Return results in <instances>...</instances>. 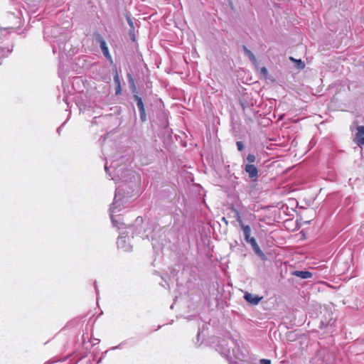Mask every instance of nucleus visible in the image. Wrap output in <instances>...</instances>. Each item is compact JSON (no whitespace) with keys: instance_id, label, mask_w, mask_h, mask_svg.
<instances>
[{"instance_id":"obj_1","label":"nucleus","mask_w":364,"mask_h":364,"mask_svg":"<svg viewBox=\"0 0 364 364\" xmlns=\"http://www.w3.org/2000/svg\"><path fill=\"white\" fill-rule=\"evenodd\" d=\"M124 185H118L116 188L115 196L114 202L110 208V218L114 226L118 229H121L124 225L123 223H121V217L119 215H114L115 213L121 210L120 206L123 203L124 200V196L122 195V191L123 190Z\"/></svg>"},{"instance_id":"obj_2","label":"nucleus","mask_w":364,"mask_h":364,"mask_svg":"<svg viewBox=\"0 0 364 364\" xmlns=\"http://www.w3.org/2000/svg\"><path fill=\"white\" fill-rule=\"evenodd\" d=\"M216 350L223 357L230 358L233 355V349L228 346V343L226 340L223 339L218 341L217 344Z\"/></svg>"},{"instance_id":"obj_3","label":"nucleus","mask_w":364,"mask_h":364,"mask_svg":"<svg viewBox=\"0 0 364 364\" xmlns=\"http://www.w3.org/2000/svg\"><path fill=\"white\" fill-rule=\"evenodd\" d=\"M124 233H121V235L119 236L117 245L118 248L122 249L124 252H129L132 250V245L129 244V242H127V235H124Z\"/></svg>"},{"instance_id":"obj_4","label":"nucleus","mask_w":364,"mask_h":364,"mask_svg":"<svg viewBox=\"0 0 364 364\" xmlns=\"http://www.w3.org/2000/svg\"><path fill=\"white\" fill-rule=\"evenodd\" d=\"M96 39L97 42L100 43V48L102 50V52L104 55V56L109 61H112V57L109 54L108 47L107 46V43L103 39V38L100 35H97L96 37Z\"/></svg>"},{"instance_id":"obj_5","label":"nucleus","mask_w":364,"mask_h":364,"mask_svg":"<svg viewBox=\"0 0 364 364\" xmlns=\"http://www.w3.org/2000/svg\"><path fill=\"white\" fill-rule=\"evenodd\" d=\"M247 243H249L251 245L252 250L257 256H259L262 259H264L265 257V255L261 250L255 237L251 238V240H250V241H248Z\"/></svg>"},{"instance_id":"obj_6","label":"nucleus","mask_w":364,"mask_h":364,"mask_svg":"<svg viewBox=\"0 0 364 364\" xmlns=\"http://www.w3.org/2000/svg\"><path fill=\"white\" fill-rule=\"evenodd\" d=\"M245 170L248 173L250 178H255L257 177L258 170L255 165L247 164L245 165Z\"/></svg>"},{"instance_id":"obj_7","label":"nucleus","mask_w":364,"mask_h":364,"mask_svg":"<svg viewBox=\"0 0 364 364\" xmlns=\"http://www.w3.org/2000/svg\"><path fill=\"white\" fill-rule=\"evenodd\" d=\"M244 297L247 302L253 305H257L262 299V297H259L257 295H253L250 293H246Z\"/></svg>"},{"instance_id":"obj_8","label":"nucleus","mask_w":364,"mask_h":364,"mask_svg":"<svg viewBox=\"0 0 364 364\" xmlns=\"http://www.w3.org/2000/svg\"><path fill=\"white\" fill-rule=\"evenodd\" d=\"M52 43L53 52L56 53L59 52L60 53L65 50V45L63 43H58V41H53Z\"/></svg>"},{"instance_id":"obj_9","label":"nucleus","mask_w":364,"mask_h":364,"mask_svg":"<svg viewBox=\"0 0 364 364\" xmlns=\"http://www.w3.org/2000/svg\"><path fill=\"white\" fill-rule=\"evenodd\" d=\"M292 274L294 276H296L297 277L301 278V279H309L312 277V273L309 271H294L292 272Z\"/></svg>"},{"instance_id":"obj_10","label":"nucleus","mask_w":364,"mask_h":364,"mask_svg":"<svg viewBox=\"0 0 364 364\" xmlns=\"http://www.w3.org/2000/svg\"><path fill=\"white\" fill-rule=\"evenodd\" d=\"M241 229L243 232L244 238H245V242H248V241H250V240H251V238H253V237L250 236V234H251L250 227L249 225H242V228Z\"/></svg>"},{"instance_id":"obj_11","label":"nucleus","mask_w":364,"mask_h":364,"mask_svg":"<svg viewBox=\"0 0 364 364\" xmlns=\"http://www.w3.org/2000/svg\"><path fill=\"white\" fill-rule=\"evenodd\" d=\"M243 50L246 55L249 58V59L255 64L257 63V59L252 52L249 50L246 46H243Z\"/></svg>"},{"instance_id":"obj_12","label":"nucleus","mask_w":364,"mask_h":364,"mask_svg":"<svg viewBox=\"0 0 364 364\" xmlns=\"http://www.w3.org/2000/svg\"><path fill=\"white\" fill-rule=\"evenodd\" d=\"M134 100L136 102V105H137V107L139 109V111L145 109H144V103H143V101H142V99L140 97H139L138 95H134Z\"/></svg>"},{"instance_id":"obj_13","label":"nucleus","mask_w":364,"mask_h":364,"mask_svg":"<svg viewBox=\"0 0 364 364\" xmlns=\"http://www.w3.org/2000/svg\"><path fill=\"white\" fill-rule=\"evenodd\" d=\"M233 212H234V217L236 219V221L239 223L240 228H242V225H245L242 220V218H241V215H240V212L236 210V209H234L233 210Z\"/></svg>"},{"instance_id":"obj_14","label":"nucleus","mask_w":364,"mask_h":364,"mask_svg":"<svg viewBox=\"0 0 364 364\" xmlns=\"http://www.w3.org/2000/svg\"><path fill=\"white\" fill-rule=\"evenodd\" d=\"M364 135V126H358L357 127V133H356V137L360 138L363 137Z\"/></svg>"},{"instance_id":"obj_15","label":"nucleus","mask_w":364,"mask_h":364,"mask_svg":"<svg viewBox=\"0 0 364 364\" xmlns=\"http://www.w3.org/2000/svg\"><path fill=\"white\" fill-rule=\"evenodd\" d=\"M126 18H127V21L129 26H130V35H132V33L134 30V23H133L132 18H130V16H127Z\"/></svg>"},{"instance_id":"obj_16","label":"nucleus","mask_w":364,"mask_h":364,"mask_svg":"<svg viewBox=\"0 0 364 364\" xmlns=\"http://www.w3.org/2000/svg\"><path fill=\"white\" fill-rule=\"evenodd\" d=\"M247 161L249 162V163H253L256 160V157L255 156V154H249L246 158Z\"/></svg>"},{"instance_id":"obj_17","label":"nucleus","mask_w":364,"mask_h":364,"mask_svg":"<svg viewBox=\"0 0 364 364\" xmlns=\"http://www.w3.org/2000/svg\"><path fill=\"white\" fill-rule=\"evenodd\" d=\"M139 114H140L141 120L142 122H145L146 120L145 109L139 111Z\"/></svg>"},{"instance_id":"obj_18","label":"nucleus","mask_w":364,"mask_h":364,"mask_svg":"<svg viewBox=\"0 0 364 364\" xmlns=\"http://www.w3.org/2000/svg\"><path fill=\"white\" fill-rule=\"evenodd\" d=\"M8 31L5 28H0V38H2L7 34Z\"/></svg>"},{"instance_id":"obj_19","label":"nucleus","mask_w":364,"mask_h":364,"mask_svg":"<svg viewBox=\"0 0 364 364\" xmlns=\"http://www.w3.org/2000/svg\"><path fill=\"white\" fill-rule=\"evenodd\" d=\"M236 145H237V148L239 151H242L244 148V144L242 141H237L236 143Z\"/></svg>"},{"instance_id":"obj_20","label":"nucleus","mask_w":364,"mask_h":364,"mask_svg":"<svg viewBox=\"0 0 364 364\" xmlns=\"http://www.w3.org/2000/svg\"><path fill=\"white\" fill-rule=\"evenodd\" d=\"M357 144L359 146H364V136L358 138Z\"/></svg>"},{"instance_id":"obj_21","label":"nucleus","mask_w":364,"mask_h":364,"mask_svg":"<svg viewBox=\"0 0 364 364\" xmlns=\"http://www.w3.org/2000/svg\"><path fill=\"white\" fill-rule=\"evenodd\" d=\"M260 364H271V360L268 359H261L259 360Z\"/></svg>"},{"instance_id":"obj_22","label":"nucleus","mask_w":364,"mask_h":364,"mask_svg":"<svg viewBox=\"0 0 364 364\" xmlns=\"http://www.w3.org/2000/svg\"><path fill=\"white\" fill-rule=\"evenodd\" d=\"M297 63H298V68H300V69H302L304 68V63L301 61V60H297Z\"/></svg>"},{"instance_id":"obj_23","label":"nucleus","mask_w":364,"mask_h":364,"mask_svg":"<svg viewBox=\"0 0 364 364\" xmlns=\"http://www.w3.org/2000/svg\"><path fill=\"white\" fill-rule=\"evenodd\" d=\"M328 359H327L326 360H323V361L322 362V364H333V363H331V362L329 360H330V358H331L332 356H331V355H328Z\"/></svg>"},{"instance_id":"obj_24","label":"nucleus","mask_w":364,"mask_h":364,"mask_svg":"<svg viewBox=\"0 0 364 364\" xmlns=\"http://www.w3.org/2000/svg\"><path fill=\"white\" fill-rule=\"evenodd\" d=\"M4 49L0 48V65L1 64V58L4 56Z\"/></svg>"},{"instance_id":"obj_25","label":"nucleus","mask_w":364,"mask_h":364,"mask_svg":"<svg viewBox=\"0 0 364 364\" xmlns=\"http://www.w3.org/2000/svg\"><path fill=\"white\" fill-rule=\"evenodd\" d=\"M105 171H106L107 174L109 176H111V173L109 172V168H108V166H107V163H106V164H105Z\"/></svg>"},{"instance_id":"obj_26","label":"nucleus","mask_w":364,"mask_h":364,"mask_svg":"<svg viewBox=\"0 0 364 364\" xmlns=\"http://www.w3.org/2000/svg\"><path fill=\"white\" fill-rule=\"evenodd\" d=\"M121 92V86H120V84L119 85H117V87H116V94H119V92Z\"/></svg>"},{"instance_id":"obj_27","label":"nucleus","mask_w":364,"mask_h":364,"mask_svg":"<svg viewBox=\"0 0 364 364\" xmlns=\"http://www.w3.org/2000/svg\"><path fill=\"white\" fill-rule=\"evenodd\" d=\"M114 80L117 85L120 84L119 77L117 75L114 77Z\"/></svg>"},{"instance_id":"obj_28","label":"nucleus","mask_w":364,"mask_h":364,"mask_svg":"<svg viewBox=\"0 0 364 364\" xmlns=\"http://www.w3.org/2000/svg\"><path fill=\"white\" fill-rule=\"evenodd\" d=\"M261 72L263 74H267V70L266 69V68H262V70H261Z\"/></svg>"},{"instance_id":"obj_29","label":"nucleus","mask_w":364,"mask_h":364,"mask_svg":"<svg viewBox=\"0 0 364 364\" xmlns=\"http://www.w3.org/2000/svg\"><path fill=\"white\" fill-rule=\"evenodd\" d=\"M63 100H64V102H65L67 105H68V98H67V97H65Z\"/></svg>"},{"instance_id":"obj_30","label":"nucleus","mask_w":364,"mask_h":364,"mask_svg":"<svg viewBox=\"0 0 364 364\" xmlns=\"http://www.w3.org/2000/svg\"><path fill=\"white\" fill-rule=\"evenodd\" d=\"M95 289L96 293L97 294H98V291H97V286H96L95 283Z\"/></svg>"},{"instance_id":"obj_31","label":"nucleus","mask_w":364,"mask_h":364,"mask_svg":"<svg viewBox=\"0 0 364 364\" xmlns=\"http://www.w3.org/2000/svg\"><path fill=\"white\" fill-rule=\"evenodd\" d=\"M95 343H93V345H95V343H97V342L98 343V342H99V340H98V339H95Z\"/></svg>"},{"instance_id":"obj_32","label":"nucleus","mask_w":364,"mask_h":364,"mask_svg":"<svg viewBox=\"0 0 364 364\" xmlns=\"http://www.w3.org/2000/svg\"><path fill=\"white\" fill-rule=\"evenodd\" d=\"M95 343H93V345H95V343H97V342L98 343V342H99V340H98V339H95Z\"/></svg>"},{"instance_id":"obj_33","label":"nucleus","mask_w":364,"mask_h":364,"mask_svg":"<svg viewBox=\"0 0 364 364\" xmlns=\"http://www.w3.org/2000/svg\"><path fill=\"white\" fill-rule=\"evenodd\" d=\"M95 343H93V345H95V343H97V342L98 343V342H99V340H98V339H95Z\"/></svg>"},{"instance_id":"obj_34","label":"nucleus","mask_w":364,"mask_h":364,"mask_svg":"<svg viewBox=\"0 0 364 364\" xmlns=\"http://www.w3.org/2000/svg\"><path fill=\"white\" fill-rule=\"evenodd\" d=\"M60 127L58 129L57 132H58V133H60Z\"/></svg>"},{"instance_id":"obj_35","label":"nucleus","mask_w":364,"mask_h":364,"mask_svg":"<svg viewBox=\"0 0 364 364\" xmlns=\"http://www.w3.org/2000/svg\"><path fill=\"white\" fill-rule=\"evenodd\" d=\"M102 359V358L100 359H99L97 363H99L100 362H101Z\"/></svg>"}]
</instances>
